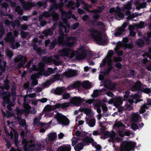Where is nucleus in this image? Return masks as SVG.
Listing matches in <instances>:
<instances>
[{
  "mask_svg": "<svg viewBox=\"0 0 151 151\" xmlns=\"http://www.w3.org/2000/svg\"><path fill=\"white\" fill-rule=\"evenodd\" d=\"M65 36L59 35L58 37L57 40L59 46L62 45L69 47H73L76 43V37L69 36L66 37V40H64Z\"/></svg>",
  "mask_w": 151,
  "mask_h": 151,
  "instance_id": "obj_1",
  "label": "nucleus"
},
{
  "mask_svg": "<svg viewBox=\"0 0 151 151\" xmlns=\"http://www.w3.org/2000/svg\"><path fill=\"white\" fill-rule=\"evenodd\" d=\"M92 37L96 41V43L100 45H104L108 42L107 40L105 38H103L101 33L98 30L91 28L88 30Z\"/></svg>",
  "mask_w": 151,
  "mask_h": 151,
  "instance_id": "obj_2",
  "label": "nucleus"
},
{
  "mask_svg": "<svg viewBox=\"0 0 151 151\" xmlns=\"http://www.w3.org/2000/svg\"><path fill=\"white\" fill-rule=\"evenodd\" d=\"M55 117L60 124L67 126L70 123L68 119L62 113L58 112Z\"/></svg>",
  "mask_w": 151,
  "mask_h": 151,
  "instance_id": "obj_3",
  "label": "nucleus"
},
{
  "mask_svg": "<svg viewBox=\"0 0 151 151\" xmlns=\"http://www.w3.org/2000/svg\"><path fill=\"white\" fill-rule=\"evenodd\" d=\"M63 56H68L72 58L74 55L75 52L72 49L70 48L65 47L59 51Z\"/></svg>",
  "mask_w": 151,
  "mask_h": 151,
  "instance_id": "obj_4",
  "label": "nucleus"
},
{
  "mask_svg": "<svg viewBox=\"0 0 151 151\" xmlns=\"http://www.w3.org/2000/svg\"><path fill=\"white\" fill-rule=\"evenodd\" d=\"M48 142L47 139H45L42 141L41 143L33 144L32 146L34 148L36 151H42L45 148V146L47 145Z\"/></svg>",
  "mask_w": 151,
  "mask_h": 151,
  "instance_id": "obj_5",
  "label": "nucleus"
},
{
  "mask_svg": "<svg viewBox=\"0 0 151 151\" xmlns=\"http://www.w3.org/2000/svg\"><path fill=\"white\" fill-rule=\"evenodd\" d=\"M27 57L22 55H19L14 58V62L16 63L20 62L18 64V66L20 67H22L27 62Z\"/></svg>",
  "mask_w": 151,
  "mask_h": 151,
  "instance_id": "obj_6",
  "label": "nucleus"
},
{
  "mask_svg": "<svg viewBox=\"0 0 151 151\" xmlns=\"http://www.w3.org/2000/svg\"><path fill=\"white\" fill-rule=\"evenodd\" d=\"M85 101V99L81 98L80 97L74 96L72 98L70 103L78 106L81 105L82 103Z\"/></svg>",
  "mask_w": 151,
  "mask_h": 151,
  "instance_id": "obj_7",
  "label": "nucleus"
},
{
  "mask_svg": "<svg viewBox=\"0 0 151 151\" xmlns=\"http://www.w3.org/2000/svg\"><path fill=\"white\" fill-rule=\"evenodd\" d=\"M142 83L140 81H138L131 88V91L133 92H137L138 93H141Z\"/></svg>",
  "mask_w": 151,
  "mask_h": 151,
  "instance_id": "obj_8",
  "label": "nucleus"
},
{
  "mask_svg": "<svg viewBox=\"0 0 151 151\" xmlns=\"http://www.w3.org/2000/svg\"><path fill=\"white\" fill-rule=\"evenodd\" d=\"M8 75L6 76L3 82L4 86H0V88L3 90L4 89L8 90L10 88V81L8 79Z\"/></svg>",
  "mask_w": 151,
  "mask_h": 151,
  "instance_id": "obj_9",
  "label": "nucleus"
},
{
  "mask_svg": "<svg viewBox=\"0 0 151 151\" xmlns=\"http://www.w3.org/2000/svg\"><path fill=\"white\" fill-rule=\"evenodd\" d=\"M123 100L121 97H117L113 99L112 101L116 107L119 106L122 103Z\"/></svg>",
  "mask_w": 151,
  "mask_h": 151,
  "instance_id": "obj_10",
  "label": "nucleus"
},
{
  "mask_svg": "<svg viewBox=\"0 0 151 151\" xmlns=\"http://www.w3.org/2000/svg\"><path fill=\"white\" fill-rule=\"evenodd\" d=\"M36 6L34 2L26 1L25 4L22 6L25 10H29L33 7Z\"/></svg>",
  "mask_w": 151,
  "mask_h": 151,
  "instance_id": "obj_11",
  "label": "nucleus"
},
{
  "mask_svg": "<svg viewBox=\"0 0 151 151\" xmlns=\"http://www.w3.org/2000/svg\"><path fill=\"white\" fill-rule=\"evenodd\" d=\"M77 72L75 70L70 69L65 72L64 74V75L67 78L75 76Z\"/></svg>",
  "mask_w": 151,
  "mask_h": 151,
  "instance_id": "obj_12",
  "label": "nucleus"
},
{
  "mask_svg": "<svg viewBox=\"0 0 151 151\" xmlns=\"http://www.w3.org/2000/svg\"><path fill=\"white\" fill-rule=\"evenodd\" d=\"M71 150L70 145L67 144L59 147L57 150V151H70Z\"/></svg>",
  "mask_w": 151,
  "mask_h": 151,
  "instance_id": "obj_13",
  "label": "nucleus"
},
{
  "mask_svg": "<svg viewBox=\"0 0 151 151\" xmlns=\"http://www.w3.org/2000/svg\"><path fill=\"white\" fill-rule=\"evenodd\" d=\"M104 86L106 88H109L111 87L114 88L115 87V84L109 79L106 80L104 82Z\"/></svg>",
  "mask_w": 151,
  "mask_h": 151,
  "instance_id": "obj_14",
  "label": "nucleus"
},
{
  "mask_svg": "<svg viewBox=\"0 0 151 151\" xmlns=\"http://www.w3.org/2000/svg\"><path fill=\"white\" fill-rule=\"evenodd\" d=\"M81 86L83 88L88 89L91 88L92 85L89 81H85L81 83Z\"/></svg>",
  "mask_w": 151,
  "mask_h": 151,
  "instance_id": "obj_15",
  "label": "nucleus"
},
{
  "mask_svg": "<svg viewBox=\"0 0 151 151\" xmlns=\"http://www.w3.org/2000/svg\"><path fill=\"white\" fill-rule=\"evenodd\" d=\"M47 140L49 141H53L57 138V135L56 132H50L48 134Z\"/></svg>",
  "mask_w": 151,
  "mask_h": 151,
  "instance_id": "obj_16",
  "label": "nucleus"
},
{
  "mask_svg": "<svg viewBox=\"0 0 151 151\" xmlns=\"http://www.w3.org/2000/svg\"><path fill=\"white\" fill-rule=\"evenodd\" d=\"M5 96L2 97V99L3 101L6 102V103H8L10 101L11 94L9 91H5Z\"/></svg>",
  "mask_w": 151,
  "mask_h": 151,
  "instance_id": "obj_17",
  "label": "nucleus"
},
{
  "mask_svg": "<svg viewBox=\"0 0 151 151\" xmlns=\"http://www.w3.org/2000/svg\"><path fill=\"white\" fill-rule=\"evenodd\" d=\"M15 119H17L19 122L20 126L22 127H23L26 125V120L24 119H23L20 116H19V117L18 116L15 117Z\"/></svg>",
  "mask_w": 151,
  "mask_h": 151,
  "instance_id": "obj_18",
  "label": "nucleus"
},
{
  "mask_svg": "<svg viewBox=\"0 0 151 151\" xmlns=\"http://www.w3.org/2000/svg\"><path fill=\"white\" fill-rule=\"evenodd\" d=\"M14 142L15 145L17 147L19 146V142L18 141L19 134L18 133L15 131L14 132Z\"/></svg>",
  "mask_w": 151,
  "mask_h": 151,
  "instance_id": "obj_19",
  "label": "nucleus"
},
{
  "mask_svg": "<svg viewBox=\"0 0 151 151\" xmlns=\"http://www.w3.org/2000/svg\"><path fill=\"white\" fill-rule=\"evenodd\" d=\"M84 145L83 142L79 143L74 146V149L76 151H80L83 148Z\"/></svg>",
  "mask_w": 151,
  "mask_h": 151,
  "instance_id": "obj_20",
  "label": "nucleus"
},
{
  "mask_svg": "<svg viewBox=\"0 0 151 151\" xmlns=\"http://www.w3.org/2000/svg\"><path fill=\"white\" fill-rule=\"evenodd\" d=\"M5 40L6 42H9L10 46L12 45V43L15 42V40L14 37L11 35H7L6 37L5 38Z\"/></svg>",
  "mask_w": 151,
  "mask_h": 151,
  "instance_id": "obj_21",
  "label": "nucleus"
},
{
  "mask_svg": "<svg viewBox=\"0 0 151 151\" xmlns=\"http://www.w3.org/2000/svg\"><path fill=\"white\" fill-rule=\"evenodd\" d=\"M64 89L62 87H57L54 91V93L57 95H61L64 92Z\"/></svg>",
  "mask_w": 151,
  "mask_h": 151,
  "instance_id": "obj_22",
  "label": "nucleus"
},
{
  "mask_svg": "<svg viewBox=\"0 0 151 151\" xmlns=\"http://www.w3.org/2000/svg\"><path fill=\"white\" fill-rule=\"evenodd\" d=\"M82 140L83 141L82 142H83V143L84 142L86 144H87L91 143L94 141L92 137H89L87 136L83 138Z\"/></svg>",
  "mask_w": 151,
  "mask_h": 151,
  "instance_id": "obj_23",
  "label": "nucleus"
},
{
  "mask_svg": "<svg viewBox=\"0 0 151 151\" xmlns=\"http://www.w3.org/2000/svg\"><path fill=\"white\" fill-rule=\"evenodd\" d=\"M16 112L17 117L20 116L21 117V115L24 114H25V112H26V111L23 109H20L19 108H17L16 109Z\"/></svg>",
  "mask_w": 151,
  "mask_h": 151,
  "instance_id": "obj_24",
  "label": "nucleus"
},
{
  "mask_svg": "<svg viewBox=\"0 0 151 151\" xmlns=\"http://www.w3.org/2000/svg\"><path fill=\"white\" fill-rule=\"evenodd\" d=\"M98 9H94L92 11V12L93 13L96 14L98 13H100L102 12L105 8L104 6L102 5L101 6H98Z\"/></svg>",
  "mask_w": 151,
  "mask_h": 151,
  "instance_id": "obj_25",
  "label": "nucleus"
},
{
  "mask_svg": "<svg viewBox=\"0 0 151 151\" xmlns=\"http://www.w3.org/2000/svg\"><path fill=\"white\" fill-rule=\"evenodd\" d=\"M42 34L45 36L47 37L48 35H51L53 34V30L49 29L47 30H44L42 32Z\"/></svg>",
  "mask_w": 151,
  "mask_h": 151,
  "instance_id": "obj_26",
  "label": "nucleus"
},
{
  "mask_svg": "<svg viewBox=\"0 0 151 151\" xmlns=\"http://www.w3.org/2000/svg\"><path fill=\"white\" fill-rule=\"evenodd\" d=\"M15 11L20 15H22L23 14V10L20 6H17L16 7Z\"/></svg>",
  "mask_w": 151,
  "mask_h": 151,
  "instance_id": "obj_27",
  "label": "nucleus"
},
{
  "mask_svg": "<svg viewBox=\"0 0 151 151\" xmlns=\"http://www.w3.org/2000/svg\"><path fill=\"white\" fill-rule=\"evenodd\" d=\"M125 30H124L121 27L118 28L116 32L115 33V36H119L121 35L123 32H125Z\"/></svg>",
  "mask_w": 151,
  "mask_h": 151,
  "instance_id": "obj_28",
  "label": "nucleus"
},
{
  "mask_svg": "<svg viewBox=\"0 0 151 151\" xmlns=\"http://www.w3.org/2000/svg\"><path fill=\"white\" fill-rule=\"evenodd\" d=\"M136 43L138 47H142L144 45V41L140 38L138 39L136 41Z\"/></svg>",
  "mask_w": 151,
  "mask_h": 151,
  "instance_id": "obj_29",
  "label": "nucleus"
},
{
  "mask_svg": "<svg viewBox=\"0 0 151 151\" xmlns=\"http://www.w3.org/2000/svg\"><path fill=\"white\" fill-rule=\"evenodd\" d=\"M58 43V42L56 38H55L53 40L50 46V48L51 49H54L55 48V46L57 45Z\"/></svg>",
  "mask_w": 151,
  "mask_h": 151,
  "instance_id": "obj_30",
  "label": "nucleus"
},
{
  "mask_svg": "<svg viewBox=\"0 0 151 151\" xmlns=\"http://www.w3.org/2000/svg\"><path fill=\"white\" fill-rule=\"evenodd\" d=\"M24 110L26 111V112H25V116H26L27 115H28L29 113V109L31 106L28 104H24L23 105Z\"/></svg>",
  "mask_w": 151,
  "mask_h": 151,
  "instance_id": "obj_31",
  "label": "nucleus"
},
{
  "mask_svg": "<svg viewBox=\"0 0 151 151\" xmlns=\"http://www.w3.org/2000/svg\"><path fill=\"white\" fill-rule=\"evenodd\" d=\"M122 41L124 43L126 44L127 47L129 48H132L133 47L132 45L130 44H127L129 40L128 38L127 37H124L123 38Z\"/></svg>",
  "mask_w": 151,
  "mask_h": 151,
  "instance_id": "obj_32",
  "label": "nucleus"
},
{
  "mask_svg": "<svg viewBox=\"0 0 151 151\" xmlns=\"http://www.w3.org/2000/svg\"><path fill=\"white\" fill-rule=\"evenodd\" d=\"M139 115L137 113L133 114L132 118V121L135 122H137L139 119Z\"/></svg>",
  "mask_w": 151,
  "mask_h": 151,
  "instance_id": "obj_33",
  "label": "nucleus"
},
{
  "mask_svg": "<svg viewBox=\"0 0 151 151\" xmlns=\"http://www.w3.org/2000/svg\"><path fill=\"white\" fill-rule=\"evenodd\" d=\"M79 139V137H73L72 139H71L72 146H74L76 145V144L78 143Z\"/></svg>",
  "mask_w": 151,
  "mask_h": 151,
  "instance_id": "obj_34",
  "label": "nucleus"
},
{
  "mask_svg": "<svg viewBox=\"0 0 151 151\" xmlns=\"http://www.w3.org/2000/svg\"><path fill=\"white\" fill-rule=\"evenodd\" d=\"M96 120L94 118H91L88 123L89 126L91 127H93L95 125Z\"/></svg>",
  "mask_w": 151,
  "mask_h": 151,
  "instance_id": "obj_35",
  "label": "nucleus"
},
{
  "mask_svg": "<svg viewBox=\"0 0 151 151\" xmlns=\"http://www.w3.org/2000/svg\"><path fill=\"white\" fill-rule=\"evenodd\" d=\"M147 105H148L146 103H145L140 108V113H144L146 111V109H148V107L147 106Z\"/></svg>",
  "mask_w": 151,
  "mask_h": 151,
  "instance_id": "obj_36",
  "label": "nucleus"
},
{
  "mask_svg": "<svg viewBox=\"0 0 151 151\" xmlns=\"http://www.w3.org/2000/svg\"><path fill=\"white\" fill-rule=\"evenodd\" d=\"M81 85V82L79 81H77L72 84L71 86L73 88H79Z\"/></svg>",
  "mask_w": 151,
  "mask_h": 151,
  "instance_id": "obj_37",
  "label": "nucleus"
},
{
  "mask_svg": "<svg viewBox=\"0 0 151 151\" xmlns=\"http://www.w3.org/2000/svg\"><path fill=\"white\" fill-rule=\"evenodd\" d=\"M5 33V29L2 24H0V38H1Z\"/></svg>",
  "mask_w": 151,
  "mask_h": 151,
  "instance_id": "obj_38",
  "label": "nucleus"
},
{
  "mask_svg": "<svg viewBox=\"0 0 151 151\" xmlns=\"http://www.w3.org/2000/svg\"><path fill=\"white\" fill-rule=\"evenodd\" d=\"M42 61L45 63H47L51 62V58L46 56H43L42 58Z\"/></svg>",
  "mask_w": 151,
  "mask_h": 151,
  "instance_id": "obj_39",
  "label": "nucleus"
},
{
  "mask_svg": "<svg viewBox=\"0 0 151 151\" xmlns=\"http://www.w3.org/2000/svg\"><path fill=\"white\" fill-rule=\"evenodd\" d=\"M35 4L38 6L39 7L43 6L44 8H45L47 6V4L46 2H42L41 1H39L36 3Z\"/></svg>",
  "mask_w": 151,
  "mask_h": 151,
  "instance_id": "obj_40",
  "label": "nucleus"
},
{
  "mask_svg": "<svg viewBox=\"0 0 151 151\" xmlns=\"http://www.w3.org/2000/svg\"><path fill=\"white\" fill-rule=\"evenodd\" d=\"M83 111L87 115L89 116H91V109L84 108L83 109Z\"/></svg>",
  "mask_w": 151,
  "mask_h": 151,
  "instance_id": "obj_41",
  "label": "nucleus"
},
{
  "mask_svg": "<svg viewBox=\"0 0 151 151\" xmlns=\"http://www.w3.org/2000/svg\"><path fill=\"white\" fill-rule=\"evenodd\" d=\"M14 43H12V45L10 46L11 48L13 50L16 49L19 47L20 46V45L19 42H17L15 44Z\"/></svg>",
  "mask_w": 151,
  "mask_h": 151,
  "instance_id": "obj_42",
  "label": "nucleus"
},
{
  "mask_svg": "<svg viewBox=\"0 0 151 151\" xmlns=\"http://www.w3.org/2000/svg\"><path fill=\"white\" fill-rule=\"evenodd\" d=\"M11 94L13 97V100L14 101L15 100V97L14 96H16V88L14 87V88H11Z\"/></svg>",
  "mask_w": 151,
  "mask_h": 151,
  "instance_id": "obj_43",
  "label": "nucleus"
},
{
  "mask_svg": "<svg viewBox=\"0 0 151 151\" xmlns=\"http://www.w3.org/2000/svg\"><path fill=\"white\" fill-rule=\"evenodd\" d=\"M42 15L47 18L50 17L52 15V13L49 12H45L42 13Z\"/></svg>",
  "mask_w": 151,
  "mask_h": 151,
  "instance_id": "obj_44",
  "label": "nucleus"
},
{
  "mask_svg": "<svg viewBox=\"0 0 151 151\" xmlns=\"http://www.w3.org/2000/svg\"><path fill=\"white\" fill-rule=\"evenodd\" d=\"M52 19L53 21L56 22L58 20L59 16L57 14L55 13L54 14H53L52 13Z\"/></svg>",
  "mask_w": 151,
  "mask_h": 151,
  "instance_id": "obj_45",
  "label": "nucleus"
},
{
  "mask_svg": "<svg viewBox=\"0 0 151 151\" xmlns=\"http://www.w3.org/2000/svg\"><path fill=\"white\" fill-rule=\"evenodd\" d=\"M141 93L143 92L145 93H150L151 90L148 88H143L142 87Z\"/></svg>",
  "mask_w": 151,
  "mask_h": 151,
  "instance_id": "obj_46",
  "label": "nucleus"
},
{
  "mask_svg": "<svg viewBox=\"0 0 151 151\" xmlns=\"http://www.w3.org/2000/svg\"><path fill=\"white\" fill-rule=\"evenodd\" d=\"M75 135L77 136V137H79L84 136H85V135L83 134L82 132L79 131V130H77L76 132Z\"/></svg>",
  "mask_w": 151,
  "mask_h": 151,
  "instance_id": "obj_47",
  "label": "nucleus"
},
{
  "mask_svg": "<svg viewBox=\"0 0 151 151\" xmlns=\"http://www.w3.org/2000/svg\"><path fill=\"white\" fill-rule=\"evenodd\" d=\"M146 3L145 2L141 3L137 7V9H139L140 8H145L146 6Z\"/></svg>",
  "mask_w": 151,
  "mask_h": 151,
  "instance_id": "obj_48",
  "label": "nucleus"
},
{
  "mask_svg": "<svg viewBox=\"0 0 151 151\" xmlns=\"http://www.w3.org/2000/svg\"><path fill=\"white\" fill-rule=\"evenodd\" d=\"M99 90L97 89L93 91V94L91 96L93 98H95L99 96Z\"/></svg>",
  "mask_w": 151,
  "mask_h": 151,
  "instance_id": "obj_49",
  "label": "nucleus"
},
{
  "mask_svg": "<svg viewBox=\"0 0 151 151\" xmlns=\"http://www.w3.org/2000/svg\"><path fill=\"white\" fill-rule=\"evenodd\" d=\"M75 57L76 59L78 60H81L84 58L82 55L79 52L76 53Z\"/></svg>",
  "mask_w": 151,
  "mask_h": 151,
  "instance_id": "obj_50",
  "label": "nucleus"
},
{
  "mask_svg": "<svg viewBox=\"0 0 151 151\" xmlns=\"http://www.w3.org/2000/svg\"><path fill=\"white\" fill-rule=\"evenodd\" d=\"M70 104L69 103L65 102L61 104V108L63 109H65L67 107L69 106Z\"/></svg>",
  "mask_w": 151,
  "mask_h": 151,
  "instance_id": "obj_51",
  "label": "nucleus"
},
{
  "mask_svg": "<svg viewBox=\"0 0 151 151\" xmlns=\"http://www.w3.org/2000/svg\"><path fill=\"white\" fill-rule=\"evenodd\" d=\"M79 24L78 22H76L71 26V28L73 30H75L78 27Z\"/></svg>",
  "mask_w": 151,
  "mask_h": 151,
  "instance_id": "obj_52",
  "label": "nucleus"
},
{
  "mask_svg": "<svg viewBox=\"0 0 151 151\" xmlns=\"http://www.w3.org/2000/svg\"><path fill=\"white\" fill-rule=\"evenodd\" d=\"M131 128L132 129L135 130L138 128V125L135 123H132L131 125Z\"/></svg>",
  "mask_w": 151,
  "mask_h": 151,
  "instance_id": "obj_53",
  "label": "nucleus"
},
{
  "mask_svg": "<svg viewBox=\"0 0 151 151\" xmlns=\"http://www.w3.org/2000/svg\"><path fill=\"white\" fill-rule=\"evenodd\" d=\"M63 30V29L61 25L60 24L59 27V34L60 35H65Z\"/></svg>",
  "mask_w": 151,
  "mask_h": 151,
  "instance_id": "obj_54",
  "label": "nucleus"
},
{
  "mask_svg": "<svg viewBox=\"0 0 151 151\" xmlns=\"http://www.w3.org/2000/svg\"><path fill=\"white\" fill-rule=\"evenodd\" d=\"M13 55V52L12 51H8L6 52V56L7 57L11 58Z\"/></svg>",
  "mask_w": 151,
  "mask_h": 151,
  "instance_id": "obj_55",
  "label": "nucleus"
},
{
  "mask_svg": "<svg viewBox=\"0 0 151 151\" xmlns=\"http://www.w3.org/2000/svg\"><path fill=\"white\" fill-rule=\"evenodd\" d=\"M36 52L40 56H41L42 54H46L43 50H41L39 49H38V50H37Z\"/></svg>",
  "mask_w": 151,
  "mask_h": 151,
  "instance_id": "obj_56",
  "label": "nucleus"
},
{
  "mask_svg": "<svg viewBox=\"0 0 151 151\" xmlns=\"http://www.w3.org/2000/svg\"><path fill=\"white\" fill-rule=\"evenodd\" d=\"M70 97V94L69 93H65L63 95L62 99H67Z\"/></svg>",
  "mask_w": 151,
  "mask_h": 151,
  "instance_id": "obj_57",
  "label": "nucleus"
},
{
  "mask_svg": "<svg viewBox=\"0 0 151 151\" xmlns=\"http://www.w3.org/2000/svg\"><path fill=\"white\" fill-rule=\"evenodd\" d=\"M28 16H23L22 18L19 17V19L20 20H23L25 21H27L28 20Z\"/></svg>",
  "mask_w": 151,
  "mask_h": 151,
  "instance_id": "obj_58",
  "label": "nucleus"
},
{
  "mask_svg": "<svg viewBox=\"0 0 151 151\" xmlns=\"http://www.w3.org/2000/svg\"><path fill=\"white\" fill-rule=\"evenodd\" d=\"M33 58H32L27 63L26 65V67L27 69H28L29 68V67L30 66L31 64L32 63H33Z\"/></svg>",
  "mask_w": 151,
  "mask_h": 151,
  "instance_id": "obj_59",
  "label": "nucleus"
},
{
  "mask_svg": "<svg viewBox=\"0 0 151 151\" xmlns=\"http://www.w3.org/2000/svg\"><path fill=\"white\" fill-rule=\"evenodd\" d=\"M21 29L22 30H26L28 28V27L27 25L25 24H22L21 26Z\"/></svg>",
  "mask_w": 151,
  "mask_h": 151,
  "instance_id": "obj_60",
  "label": "nucleus"
},
{
  "mask_svg": "<svg viewBox=\"0 0 151 151\" xmlns=\"http://www.w3.org/2000/svg\"><path fill=\"white\" fill-rule=\"evenodd\" d=\"M50 105L48 104L44 108V111H45L48 112L50 111L51 109L50 108Z\"/></svg>",
  "mask_w": 151,
  "mask_h": 151,
  "instance_id": "obj_61",
  "label": "nucleus"
},
{
  "mask_svg": "<svg viewBox=\"0 0 151 151\" xmlns=\"http://www.w3.org/2000/svg\"><path fill=\"white\" fill-rule=\"evenodd\" d=\"M124 7L126 9L130 10L132 9V5L130 3H129L124 6Z\"/></svg>",
  "mask_w": 151,
  "mask_h": 151,
  "instance_id": "obj_62",
  "label": "nucleus"
},
{
  "mask_svg": "<svg viewBox=\"0 0 151 151\" xmlns=\"http://www.w3.org/2000/svg\"><path fill=\"white\" fill-rule=\"evenodd\" d=\"M82 19L83 21H86L89 19V17L88 15L86 14L82 17Z\"/></svg>",
  "mask_w": 151,
  "mask_h": 151,
  "instance_id": "obj_63",
  "label": "nucleus"
},
{
  "mask_svg": "<svg viewBox=\"0 0 151 151\" xmlns=\"http://www.w3.org/2000/svg\"><path fill=\"white\" fill-rule=\"evenodd\" d=\"M145 27V23L142 21H140L138 25V27L140 28H142Z\"/></svg>",
  "mask_w": 151,
  "mask_h": 151,
  "instance_id": "obj_64",
  "label": "nucleus"
}]
</instances>
